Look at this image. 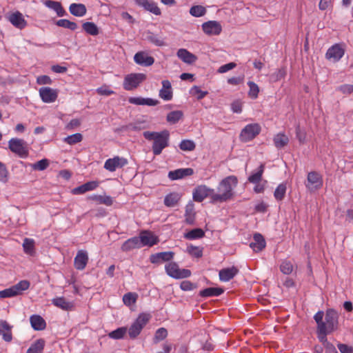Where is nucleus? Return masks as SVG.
<instances>
[{
	"label": "nucleus",
	"mask_w": 353,
	"mask_h": 353,
	"mask_svg": "<svg viewBox=\"0 0 353 353\" xmlns=\"http://www.w3.org/2000/svg\"><path fill=\"white\" fill-rule=\"evenodd\" d=\"M45 5L47 7L54 10L57 12V15L59 17L63 16L64 14L65 13V10L62 7L61 3H59L58 1H52V0H46L45 1Z\"/></svg>",
	"instance_id": "obj_36"
},
{
	"label": "nucleus",
	"mask_w": 353,
	"mask_h": 353,
	"mask_svg": "<svg viewBox=\"0 0 353 353\" xmlns=\"http://www.w3.org/2000/svg\"><path fill=\"white\" fill-rule=\"evenodd\" d=\"M151 316L149 314H141L136 321L130 327L128 330L129 336L132 339H136L141 333L142 329L145 326L150 319Z\"/></svg>",
	"instance_id": "obj_4"
},
{
	"label": "nucleus",
	"mask_w": 353,
	"mask_h": 353,
	"mask_svg": "<svg viewBox=\"0 0 353 353\" xmlns=\"http://www.w3.org/2000/svg\"><path fill=\"white\" fill-rule=\"evenodd\" d=\"M323 183L322 176L316 171H312L307 174L305 185L308 191L313 192L321 189L323 186Z\"/></svg>",
	"instance_id": "obj_6"
},
{
	"label": "nucleus",
	"mask_w": 353,
	"mask_h": 353,
	"mask_svg": "<svg viewBox=\"0 0 353 353\" xmlns=\"http://www.w3.org/2000/svg\"><path fill=\"white\" fill-rule=\"evenodd\" d=\"M8 148L21 158H26L29 154L28 144L21 139L12 138L8 141Z\"/></svg>",
	"instance_id": "obj_3"
},
{
	"label": "nucleus",
	"mask_w": 353,
	"mask_h": 353,
	"mask_svg": "<svg viewBox=\"0 0 353 353\" xmlns=\"http://www.w3.org/2000/svg\"><path fill=\"white\" fill-rule=\"evenodd\" d=\"M214 194V190L205 185H199L193 192V199L197 202L203 201L206 197H210Z\"/></svg>",
	"instance_id": "obj_13"
},
{
	"label": "nucleus",
	"mask_w": 353,
	"mask_h": 353,
	"mask_svg": "<svg viewBox=\"0 0 353 353\" xmlns=\"http://www.w3.org/2000/svg\"><path fill=\"white\" fill-rule=\"evenodd\" d=\"M332 332H328L325 327L323 329L322 328H318L317 329V333H318V338L320 341V342L322 343L323 345L326 344V343H328L327 339V334L331 333Z\"/></svg>",
	"instance_id": "obj_54"
},
{
	"label": "nucleus",
	"mask_w": 353,
	"mask_h": 353,
	"mask_svg": "<svg viewBox=\"0 0 353 353\" xmlns=\"http://www.w3.org/2000/svg\"><path fill=\"white\" fill-rule=\"evenodd\" d=\"M265 165L261 164V165L259 168V170L256 172L251 174L248 177V181L252 183H258L261 181L262 175L264 172Z\"/></svg>",
	"instance_id": "obj_40"
},
{
	"label": "nucleus",
	"mask_w": 353,
	"mask_h": 353,
	"mask_svg": "<svg viewBox=\"0 0 353 353\" xmlns=\"http://www.w3.org/2000/svg\"><path fill=\"white\" fill-rule=\"evenodd\" d=\"M205 236L204 231L201 228H195L184 234L183 237L188 240L201 239Z\"/></svg>",
	"instance_id": "obj_37"
},
{
	"label": "nucleus",
	"mask_w": 353,
	"mask_h": 353,
	"mask_svg": "<svg viewBox=\"0 0 353 353\" xmlns=\"http://www.w3.org/2000/svg\"><path fill=\"white\" fill-rule=\"evenodd\" d=\"M88 261V256L85 251H78L77 256L74 260V265L76 269L82 270H83Z\"/></svg>",
	"instance_id": "obj_20"
},
{
	"label": "nucleus",
	"mask_w": 353,
	"mask_h": 353,
	"mask_svg": "<svg viewBox=\"0 0 353 353\" xmlns=\"http://www.w3.org/2000/svg\"><path fill=\"white\" fill-rule=\"evenodd\" d=\"M83 29L88 34L95 36L99 34V29L97 26L92 22H85L83 23Z\"/></svg>",
	"instance_id": "obj_43"
},
{
	"label": "nucleus",
	"mask_w": 353,
	"mask_h": 353,
	"mask_svg": "<svg viewBox=\"0 0 353 353\" xmlns=\"http://www.w3.org/2000/svg\"><path fill=\"white\" fill-rule=\"evenodd\" d=\"M206 12L205 8L202 6H194L190 10V13L193 17H199L203 16Z\"/></svg>",
	"instance_id": "obj_51"
},
{
	"label": "nucleus",
	"mask_w": 353,
	"mask_h": 353,
	"mask_svg": "<svg viewBox=\"0 0 353 353\" xmlns=\"http://www.w3.org/2000/svg\"><path fill=\"white\" fill-rule=\"evenodd\" d=\"M82 139V134L81 133H76L64 138L63 141L69 145H74L81 142Z\"/></svg>",
	"instance_id": "obj_46"
},
{
	"label": "nucleus",
	"mask_w": 353,
	"mask_h": 353,
	"mask_svg": "<svg viewBox=\"0 0 353 353\" xmlns=\"http://www.w3.org/2000/svg\"><path fill=\"white\" fill-rule=\"evenodd\" d=\"M338 319L339 314L334 310H327L325 316L324 327L328 332H334L338 327Z\"/></svg>",
	"instance_id": "obj_10"
},
{
	"label": "nucleus",
	"mask_w": 353,
	"mask_h": 353,
	"mask_svg": "<svg viewBox=\"0 0 353 353\" xmlns=\"http://www.w3.org/2000/svg\"><path fill=\"white\" fill-rule=\"evenodd\" d=\"M336 90L344 94H353V85L343 84L339 86Z\"/></svg>",
	"instance_id": "obj_61"
},
{
	"label": "nucleus",
	"mask_w": 353,
	"mask_h": 353,
	"mask_svg": "<svg viewBox=\"0 0 353 353\" xmlns=\"http://www.w3.org/2000/svg\"><path fill=\"white\" fill-rule=\"evenodd\" d=\"M190 93L193 95H196L198 100L203 99L208 94V92L202 91L199 87L196 85L191 89Z\"/></svg>",
	"instance_id": "obj_57"
},
{
	"label": "nucleus",
	"mask_w": 353,
	"mask_h": 353,
	"mask_svg": "<svg viewBox=\"0 0 353 353\" xmlns=\"http://www.w3.org/2000/svg\"><path fill=\"white\" fill-rule=\"evenodd\" d=\"M137 3L139 6L144 8L146 10L154 14L160 15L161 14L160 8L157 3L149 0H137Z\"/></svg>",
	"instance_id": "obj_24"
},
{
	"label": "nucleus",
	"mask_w": 353,
	"mask_h": 353,
	"mask_svg": "<svg viewBox=\"0 0 353 353\" xmlns=\"http://www.w3.org/2000/svg\"><path fill=\"white\" fill-rule=\"evenodd\" d=\"M161 83L162 88L159 90V97L165 101L171 100L173 97L171 83L168 80H163Z\"/></svg>",
	"instance_id": "obj_21"
},
{
	"label": "nucleus",
	"mask_w": 353,
	"mask_h": 353,
	"mask_svg": "<svg viewBox=\"0 0 353 353\" xmlns=\"http://www.w3.org/2000/svg\"><path fill=\"white\" fill-rule=\"evenodd\" d=\"M248 85L249 86L248 95L252 99H256L259 92V86L253 81H248Z\"/></svg>",
	"instance_id": "obj_50"
},
{
	"label": "nucleus",
	"mask_w": 353,
	"mask_h": 353,
	"mask_svg": "<svg viewBox=\"0 0 353 353\" xmlns=\"http://www.w3.org/2000/svg\"><path fill=\"white\" fill-rule=\"evenodd\" d=\"M286 190L287 187L285 183H283L279 184L274 192V196L276 200L279 201L283 200L285 196Z\"/></svg>",
	"instance_id": "obj_41"
},
{
	"label": "nucleus",
	"mask_w": 353,
	"mask_h": 353,
	"mask_svg": "<svg viewBox=\"0 0 353 353\" xmlns=\"http://www.w3.org/2000/svg\"><path fill=\"white\" fill-rule=\"evenodd\" d=\"M56 24L59 27L74 30L77 28V24L74 22L70 21L68 19H59L56 22Z\"/></svg>",
	"instance_id": "obj_47"
},
{
	"label": "nucleus",
	"mask_w": 353,
	"mask_h": 353,
	"mask_svg": "<svg viewBox=\"0 0 353 353\" xmlns=\"http://www.w3.org/2000/svg\"><path fill=\"white\" fill-rule=\"evenodd\" d=\"M69 10L72 14L76 17H83L86 13V7L82 3H72L69 7Z\"/></svg>",
	"instance_id": "obj_32"
},
{
	"label": "nucleus",
	"mask_w": 353,
	"mask_h": 353,
	"mask_svg": "<svg viewBox=\"0 0 353 353\" xmlns=\"http://www.w3.org/2000/svg\"><path fill=\"white\" fill-rule=\"evenodd\" d=\"M187 252L189 254L196 258H201L203 256V248L201 247L190 245L188 246Z\"/></svg>",
	"instance_id": "obj_48"
},
{
	"label": "nucleus",
	"mask_w": 353,
	"mask_h": 353,
	"mask_svg": "<svg viewBox=\"0 0 353 353\" xmlns=\"http://www.w3.org/2000/svg\"><path fill=\"white\" fill-rule=\"evenodd\" d=\"M141 248L138 236H134L125 241L121 245L123 252H128L133 249Z\"/></svg>",
	"instance_id": "obj_29"
},
{
	"label": "nucleus",
	"mask_w": 353,
	"mask_h": 353,
	"mask_svg": "<svg viewBox=\"0 0 353 353\" xmlns=\"http://www.w3.org/2000/svg\"><path fill=\"white\" fill-rule=\"evenodd\" d=\"M183 117V112L181 110L170 112L167 115V121L170 123H177Z\"/></svg>",
	"instance_id": "obj_44"
},
{
	"label": "nucleus",
	"mask_w": 353,
	"mask_h": 353,
	"mask_svg": "<svg viewBox=\"0 0 353 353\" xmlns=\"http://www.w3.org/2000/svg\"><path fill=\"white\" fill-rule=\"evenodd\" d=\"M274 143L276 148H282L289 143V138L284 133H279L274 137Z\"/></svg>",
	"instance_id": "obj_35"
},
{
	"label": "nucleus",
	"mask_w": 353,
	"mask_h": 353,
	"mask_svg": "<svg viewBox=\"0 0 353 353\" xmlns=\"http://www.w3.org/2000/svg\"><path fill=\"white\" fill-rule=\"evenodd\" d=\"M39 95L44 103H50L57 100L58 92L50 87H42L39 89Z\"/></svg>",
	"instance_id": "obj_14"
},
{
	"label": "nucleus",
	"mask_w": 353,
	"mask_h": 353,
	"mask_svg": "<svg viewBox=\"0 0 353 353\" xmlns=\"http://www.w3.org/2000/svg\"><path fill=\"white\" fill-rule=\"evenodd\" d=\"M224 292L221 288H208L200 291L199 294L202 297L218 296Z\"/></svg>",
	"instance_id": "obj_34"
},
{
	"label": "nucleus",
	"mask_w": 353,
	"mask_h": 353,
	"mask_svg": "<svg viewBox=\"0 0 353 353\" xmlns=\"http://www.w3.org/2000/svg\"><path fill=\"white\" fill-rule=\"evenodd\" d=\"M148 39L157 46H163L165 45L163 39H161L159 37L154 34H151L150 35H149L148 37Z\"/></svg>",
	"instance_id": "obj_59"
},
{
	"label": "nucleus",
	"mask_w": 353,
	"mask_h": 353,
	"mask_svg": "<svg viewBox=\"0 0 353 353\" xmlns=\"http://www.w3.org/2000/svg\"><path fill=\"white\" fill-rule=\"evenodd\" d=\"M281 271L285 274H290L293 270V265L290 261H283L280 265Z\"/></svg>",
	"instance_id": "obj_56"
},
{
	"label": "nucleus",
	"mask_w": 353,
	"mask_h": 353,
	"mask_svg": "<svg viewBox=\"0 0 353 353\" xmlns=\"http://www.w3.org/2000/svg\"><path fill=\"white\" fill-rule=\"evenodd\" d=\"M174 256L173 252H162L152 254L150 260L152 263L157 264L162 262H166L171 261Z\"/></svg>",
	"instance_id": "obj_17"
},
{
	"label": "nucleus",
	"mask_w": 353,
	"mask_h": 353,
	"mask_svg": "<svg viewBox=\"0 0 353 353\" xmlns=\"http://www.w3.org/2000/svg\"><path fill=\"white\" fill-rule=\"evenodd\" d=\"M253 239L254 241L250 243V246L254 252H258L265 248L266 245L265 241L261 234H255L253 236Z\"/></svg>",
	"instance_id": "obj_26"
},
{
	"label": "nucleus",
	"mask_w": 353,
	"mask_h": 353,
	"mask_svg": "<svg viewBox=\"0 0 353 353\" xmlns=\"http://www.w3.org/2000/svg\"><path fill=\"white\" fill-rule=\"evenodd\" d=\"M52 302L54 305L64 310H71L74 307L73 303L68 301L64 297L54 298Z\"/></svg>",
	"instance_id": "obj_30"
},
{
	"label": "nucleus",
	"mask_w": 353,
	"mask_h": 353,
	"mask_svg": "<svg viewBox=\"0 0 353 353\" xmlns=\"http://www.w3.org/2000/svg\"><path fill=\"white\" fill-rule=\"evenodd\" d=\"M139 241L141 247L145 245L152 246L159 242L158 238L148 231L141 233Z\"/></svg>",
	"instance_id": "obj_18"
},
{
	"label": "nucleus",
	"mask_w": 353,
	"mask_h": 353,
	"mask_svg": "<svg viewBox=\"0 0 353 353\" xmlns=\"http://www.w3.org/2000/svg\"><path fill=\"white\" fill-rule=\"evenodd\" d=\"M202 29L208 35H219L222 30V27L219 22L210 21L203 23Z\"/></svg>",
	"instance_id": "obj_16"
},
{
	"label": "nucleus",
	"mask_w": 353,
	"mask_h": 353,
	"mask_svg": "<svg viewBox=\"0 0 353 353\" xmlns=\"http://www.w3.org/2000/svg\"><path fill=\"white\" fill-rule=\"evenodd\" d=\"M134 60L137 64L143 66H150L154 62V59L151 56H148L144 52L136 53L134 57Z\"/></svg>",
	"instance_id": "obj_19"
},
{
	"label": "nucleus",
	"mask_w": 353,
	"mask_h": 353,
	"mask_svg": "<svg viewBox=\"0 0 353 353\" xmlns=\"http://www.w3.org/2000/svg\"><path fill=\"white\" fill-rule=\"evenodd\" d=\"M194 204L192 203H189L185 206V221L188 224H192L194 221Z\"/></svg>",
	"instance_id": "obj_39"
},
{
	"label": "nucleus",
	"mask_w": 353,
	"mask_h": 353,
	"mask_svg": "<svg viewBox=\"0 0 353 353\" xmlns=\"http://www.w3.org/2000/svg\"><path fill=\"white\" fill-rule=\"evenodd\" d=\"M194 171L192 168H180L173 171H170L168 177L171 180H177L187 176L193 174Z\"/></svg>",
	"instance_id": "obj_23"
},
{
	"label": "nucleus",
	"mask_w": 353,
	"mask_h": 353,
	"mask_svg": "<svg viewBox=\"0 0 353 353\" xmlns=\"http://www.w3.org/2000/svg\"><path fill=\"white\" fill-rule=\"evenodd\" d=\"M286 75V70L285 68H280L271 74L270 79L272 82H276L284 78Z\"/></svg>",
	"instance_id": "obj_52"
},
{
	"label": "nucleus",
	"mask_w": 353,
	"mask_h": 353,
	"mask_svg": "<svg viewBox=\"0 0 353 353\" xmlns=\"http://www.w3.org/2000/svg\"><path fill=\"white\" fill-rule=\"evenodd\" d=\"M23 248L26 254L32 255L34 253V241L26 238L23 241Z\"/></svg>",
	"instance_id": "obj_42"
},
{
	"label": "nucleus",
	"mask_w": 353,
	"mask_h": 353,
	"mask_svg": "<svg viewBox=\"0 0 353 353\" xmlns=\"http://www.w3.org/2000/svg\"><path fill=\"white\" fill-rule=\"evenodd\" d=\"M128 164V160L118 156L108 159L104 163V168L110 172H114L117 168H121Z\"/></svg>",
	"instance_id": "obj_11"
},
{
	"label": "nucleus",
	"mask_w": 353,
	"mask_h": 353,
	"mask_svg": "<svg viewBox=\"0 0 353 353\" xmlns=\"http://www.w3.org/2000/svg\"><path fill=\"white\" fill-rule=\"evenodd\" d=\"M345 50L339 43H336L328 48L325 58L334 62L339 61L344 55Z\"/></svg>",
	"instance_id": "obj_12"
},
{
	"label": "nucleus",
	"mask_w": 353,
	"mask_h": 353,
	"mask_svg": "<svg viewBox=\"0 0 353 353\" xmlns=\"http://www.w3.org/2000/svg\"><path fill=\"white\" fill-rule=\"evenodd\" d=\"M30 321L34 330H43L46 327L45 320L39 315L34 314L31 316Z\"/></svg>",
	"instance_id": "obj_28"
},
{
	"label": "nucleus",
	"mask_w": 353,
	"mask_h": 353,
	"mask_svg": "<svg viewBox=\"0 0 353 353\" xmlns=\"http://www.w3.org/2000/svg\"><path fill=\"white\" fill-rule=\"evenodd\" d=\"M138 298V294L134 292H128L123 296V301L127 306H130L135 303Z\"/></svg>",
	"instance_id": "obj_45"
},
{
	"label": "nucleus",
	"mask_w": 353,
	"mask_h": 353,
	"mask_svg": "<svg viewBox=\"0 0 353 353\" xmlns=\"http://www.w3.org/2000/svg\"><path fill=\"white\" fill-rule=\"evenodd\" d=\"M7 18L12 26L19 30L25 28L28 24L23 14L19 11L9 14Z\"/></svg>",
	"instance_id": "obj_15"
},
{
	"label": "nucleus",
	"mask_w": 353,
	"mask_h": 353,
	"mask_svg": "<svg viewBox=\"0 0 353 353\" xmlns=\"http://www.w3.org/2000/svg\"><path fill=\"white\" fill-rule=\"evenodd\" d=\"M12 326L6 321H0V335H2L3 339L6 342H10L12 340Z\"/></svg>",
	"instance_id": "obj_25"
},
{
	"label": "nucleus",
	"mask_w": 353,
	"mask_h": 353,
	"mask_svg": "<svg viewBox=\"0 0 353 353\" xmlns=\"http://www.w3.org/2000/svg\"><path fill=\"white\" fill-rule=\"evenodd\" d=\"M45 345L43 339H38L28 348L26 353H42Z\"/></svg>",
	"instance_id": "obj_38"
},
{
	"label": "nucleus",
	"mask_w": 353,
	"mask_h": 353,
	"mask_svg": "<svg viewBox=\"0 0 353 353\" xmlns=\"http://www.w3.org/2000/svg\"><path fill=\"white\" fill-rule=\"evenodd\" d=\"M146 76L142 73H132L125 77L123 88L125 90H132L137 88L141 83L145 81Z\"/></svg>",
	"instance_id": "obj_7"
},
{
	"label": "nucleus",
	"mask_w": 353,
	"mask_h": 353,
	"mask_svg": "<svg viewBox=\"0 0 353 353\" xmlns=\"http://www.w3.org/2000/svg\"><path fill=\"white\" fill-rule=\"evenodd\" d=\"M30 285V283L28 281L22 280L12 287L0 291V298L5 299L16 296L21 294V292L28 290Z\"/></svg>",
	"instance_id": "obj_5"
},
{
	"label": "nucleus",
	"mask_w": 353,
	"mask_h": 353,
	"mask_svg": "<svg viewBox=\"0 0 353 353\" xmlns=\"http://www.w3.org/2000/svg\"><path fill=\"white\" fill-rule=\"evenodd\" d=\"M238 183L236 176L231 175L224 178L219 184V193L212 194V203H223L232 198L234 195L233 190Z\"/></svg>",
	"instance_id": "obj_1"
},
{
	"label": "nucleus",
	"mask_w": 353,
	"mask_h": 353,
	"mask_svg": "<svg viewBox=\"0 0 353 353\" xmlns=\"http://www.w3.org/2000/svg\"><path fill=\"white\" fill-rule=\"evenodd\" d=\"M261 132V127L258 123L247 125L241 132L240 139L247 142L254 139Z\"/></svg>",
	"instance_id": "obj_9"
},
{
	"label": "nucleus",
	"mask_w": 353,
	"mask_h": 353,
	"mask_svg": "<svg viewBox=\"0 0 353 353\" xmlns=\"http://www.w3.org/2000/svg\"><path fill=\"white\" fill-rule=\"evenodd\" d=\"M167 335H168L167 330L165 328L161 327L156 331L155 335H154V339L157 341H162L164 339H165Z\"/></svg>",
	"instance_id": "obj_60"
},
{
	"label": "nucleus",
	"mask_w": 353,
	"mask_h": 353,
	"mask_svg": "<svg viewBox=\"0 0 353 353\" xmlns=\"http://www.w3.org/2000/svg\"><path fill=\"white\" fill-rule=\"evenodd\" d=\"M143 135L148 141H152V152L154 155H159L163 150L168 146L170 134L168 130L161 132L145 131Z\"/></svg>",
	"instance_id": "obj_2"
},
{
	"label": "nucleus",
	"mask_w": 353,
	"mask_h": 353,
	"mask_svg": "<svg viewBox=\"0 0 353 353\" xmlns=\"http://www.w3.org/2000/svg\"><path fill=\"white\" fill-rule=\"evenodd\" d=\"M239 272V270L232 266V268H223L219 271V279L221 281L227 282L233 279Z\"/></svg>",
	"instance_id": "obj_22"
},
{
	"label": "nucleus",
	"mask_w": 353,
	"mask_h": 353,
	"mask_svg": "<svg viewBox=\"0 0 353 353\" xmlns=\"http://www.w3.org/2000/svg\"><path fill=\"white\" fill-rule=\"evenodd\" d=\"M181 196L177 192H171L165 196L164 204L167 207H174L180 201Z\"/></svg>",
	"instance_id": "obj_33"
},
{
	"label": "nucleus",
	"mask_w": 353,
	"mask_h": 353,
	"mask_svg": "<svg viewBox=\"0 0 353 353\" xmlns=\"http://www.w3.org/2000/svg\"><path fill=\"white\" fill-rule=\"evenodd\" d=\"M128 101L132 104L146 105L149 106H154L159 103L158 100L143 97H130Z\"/></svg>",
	"instance_id": "obj_27"
},
{
	"label": "nucleus",
	"mask_w": 353,
	"mask_h": 353,
	"mask_svg": "<svg viewBox=\"0 0 353 353\" xmlns=\"http://www.w3.org/2000/svg\"><path fill=\"white\" fill-rule=\"evenodd\" d=\"M324 313L322 311L318 312L314 316L315 321L317 323V329L324 327V321H323Z\"/></svg>",
	"instance_id": "obj_62"
},
{
	"label": "nucleus",
	"mask_w": 353,
	"mask_h": 353,
	"mask_svg": "<svg viewBox=\"0 0 353 353\" xmlns=\"http://www.w3.org/2000/svg\"><path fill=\"white\" fill-rule=\"evenodd\" d=\"M296 137L300 143L303 144L305 143L306 134L303 130L301 129L299 125H297L296 128Z\"/></svg>",
	"instance_id": "obj_63"
},
{
	"label": "nucleus",
	"mask_w": 353,
	"mask_h": 353,
	"mask_svg": "<svg viewBox=\"0 0 353 353\" xmlns=\"http://www.w3.org/2000/svg\"><path fill=\"white\" fill-rule=\"evenodd\" d=\"M8 180V172L5 164L0 161V181L6 183Z\"/></svg>",
	"instance_id": "obj_58"
},
{
	"label": "nucleus",
	"mask_w": 353,
	"mask_h": 353,
	"mask_svg": "<svg viewBox=\"0 0 353 353\" xmlns=\"http://www.w3.org/2000/svg\"><path fill=\"white\" fill-rule=\"evenodd\" d=\"M177 56L183 62L189 64L194 63L196 60L195 55L183 48H181L177 51Z\"/></svg>",
	"instance_id": "obj_31"
},
{
	"label": "nucleus",
	"mask_w": 353,
	"mask_h": 353,
	"mask_svg": "<svg viewBox=\"0 0 353 353\" xmlns=\"http://www.w3.org/2000/svg\"><path fill=\"white\" fill-rule=\"evenodd\" d=\"M49 165V161L48 159H41L35 163H34L32 167L35 170H44Z\"/></svg>",
	"instance_id": "obj_55"
},
{
	"label": "nucleus",
	"mask_w": 353,
	"mask_h": 353,
	"mask_svg": "<svg viewBox=\"0 0 353 353\" xmlns=\"http://www.w3.org/2000/svg\"><path fill=\"white\" fill-rule=\"evenodd\" d=\"M166 273L174 279H185L191 275L190 270L188 269H180L179 265L174 262H170L165 265Z\"/></svg>",
	"instance_id": "obj_8"
},
{
	"label": "nucleus",
	"mask_w": 353,
	"mask_h": 353,
	"mask_svg": "<svg viewBox=\"0 0 353 353\" xmlns=\"http://www.w3.org/2000/svg\"><path fill=\"white\" fill-rule=\"evenodd\" d=\"M179 148L183 151H192L196 148V144L192 140H183L179 144Z\"/></svg>",
	"instance_id": "obj_49"
},
{
	"label": "nucleus",
	"mask_w": 353,
	"mask_h": 353,
	"mask_svg": "<svg viewBox=\"0 0 353 353\" xmlns=\"http://www.w3.org/2000/svg\"><path fill=\"white\" fill-rule=\"evenodd\" d=\"M337 347L341 353H353V347L347 344L339 343Z\"/></svg>",
	"instance_id": "obj_64"
},
{
	"label": "nucleus",
	"mask_w": 353,
	"mask_h": 353,
	"mask_svg": "<svg viewBox=\"0 0 353 353\" xmlns=\"http://www.w3.org/2000/svg\"><path fill=\"white\" fill-rule=\"evenodd\" d=\"M127 328L125 327H119L117 330L109 333V336L114 339H122L126 334Z\"/></svg>",
	"instance_id": "obj_53"
}]
</instances>
